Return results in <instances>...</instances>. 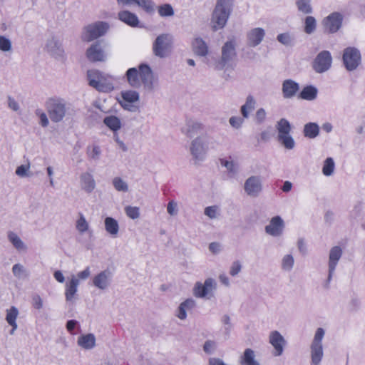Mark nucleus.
Returning <instances> with one entry per match:
<instances>
[{"label": "nucleus", "mask_w": 365, "mask_h": 365, "mask_svg": "<svg viewBox=\"0 0 365 365\" xmlns=\"http://www.w3.org/2000/svg\"><path fill=\"white\" fill-rule=\"evenodd\" d=\"M126 76L129 84L135 88H138L141 83L148 84L152 78V71L150 68L145 64L139 66V69L135 68H129L126 72Z\"/></svg>", "instance_id": "f257e3e1"}, {"label": "nucleus", "mask_w": 365, "mask_h": 365, "mask_svg": "<svg viewBox=\"0 0 365 365\" xmlns=\"http://www.w3.org/2000/svg\"><path fill=\"white\" fill-rule=\"evenodd\" d=\"M232 0H217L212 14L213 29L223 28L227 23L230 13Z\"/></svg>", "instance_id": "f03ea898"}, {"label": "nucleus", "mask_w": 365, "mask_h": 365, "mask_svg": "<svg viewBox=\"0 0 365 365\" xmlns=\"http://www.w3.org/2000/svg\"><path fill=\"white\" fill-rule=\"evenodd\" d=\"M278 131V141L288 150L294 148L295 143L292 137L289 135L291 131V125L289 122L285 119H280L277 125Z\"/></svg>", "instance_id": "7ed1b4c3"}, {"label": "nucleus", "mask_w": 365, "mask_h": 365, "mask_svg": "<svg viewBox=\"0 0 365 365\" xmlns=\"http://www.w3.org/2000/svg\"><path fill=\"white\" fill-rule=\"evenodd\" d=\"M172 37L169 34H161L157 37L153 45V51L155 56L163 58L171 51Z\"/></svg>", "instance_id": "20e7f679"}, {"label": "nucleus", "mask_w": 365, "mask_h": 365, "mask_svg": "<svg viewBox=\"0 0 365 365\" xmlns=\"http://www.w3.org/2000/svg\"><path fill=\"white\" fill-rule=\"evenodd\" d=\"M46 107L51 120L53 122L61 121L65 115V105L59 99H49Z\"/></svg>", "instance_id": "39448f33"}, {"label": "nucleus", "mask_w": 365, "mask_h": 365, "mask_svg": "<svg viewBox=\"0 0 365 365\" xmlns=\"http://www.w3.org/2000/svg\"><path fill=\"white\" fill-rule=\"evenodd\" d=\"M109 26L106 22L98 21L88 25L85 28L83 39L86 41H91L103 35L108 31Z\"/></svg>", "instance_id": "423d86ee"}, {"label": "nucleus", "mask_w": 365, "mask_h": 365, "mask_svg": "<svg viewBox=\"0 0 365 365\" xmlns=\"http://www.w3.org/2000/svg\"><path fill=\"white\" fill-rule=\"evenodd\" d=\"M343 16L339 12H333L322 21L324 31L327 34L337 32L341 26Z\"/></svg>", "instance_id": "0eeeda50"}, {"label": "nucleus", "mask_w": 365, "mask_h": 365, "mask_svg": "<svg viewBox=\"0 0 365 365\" xmlns=\"http://www.w3.org/2000/svg\"><path fill=\"white\" fill-rule=\"evenodd\" d=\"M343 61L349 71L356 69L361 62V53L355 48L348 47L344 51Z\"/></svg>", "instance_id": "6e6552de"}, {"label": "nucleus", "mask_w": 365, "mask_h": 365, "mask_svg": "<svg viewBox=\"0 0 365 365\" xmlns=\"http://www.w3.org/2000/svg\"><path fill=\"white\" fill-rule=\"evenodd\" d=\"M331 64V56L329 51L320 52L313 62V68L317 73H322L329 68Z\"/></svg>", "instance_id": "1a4fd4ad"}, {"label": "nucleus", "mask_w": 365, "mask_h": 365, "mask_svg": "<svg viewBox=\"0 0 365 365\" xmlns=\"http://www.w3.org/2000/svg\"><path fill=\"white\" fill-rule=\"evenodd\" d=\"M215 282L211 278L207 279L204 284L200 282H197L194 287V294L197 297H204L215 289Z\"/></svg>", "instance_id": "9d476101"}, {"label": "nucleus", "mask_w": 365, "mask_h": 365, "mask_svg": "<svg viewBox=\"0 0 365 365\" xmlns=\"http://www.w3.org/2000/svg\"><path fill=\"white\" fill-rule=\"evenodd\" d=\"M262 190V185L258 177L252 176L245 183V190L247 195L257 196Z\"/></svg>", "instance_id": "9b49d317"}, {"label": "nucleus", "mask_w": 365, "mask_h": 365, "mask_svg": "<svg viewBox=\"0 0 365 365\" xmlns=\"http://www.w3.org/2000/svg\"><path fill=\"white\" fill-rule=\"evenodd\" d=\"M284 228V222L279 216L272 218L269 225L266 226V232L272 236H278L282 234Z\"/></svg>", "instance_id": "f8f14e48"}, {"label": "nucleus", "mask_w": 365, "mask_h": 365, "mask_svg": "<svg viewBox=\"0 0 365 365\" xmlns=\"http://www.w3.org/2000/svg\"><path fill=\"white\" fill-rule=\"evenodd\" d=\"M86 56L93 62L103 61L105 60V54L99 43H96L87 50Z\"/></svg>", "instance_id": "ddd939ff"}, {"label": "nucleus", "mask_w": 365, "mask_h": 365, "mask_svg": "<svg viewBox=\"0 0 365 365\" xmlns=\"http://www.w3.org/2000/svg\"><path fill=\"white\" fill-rule=\"evenodd\" d=\"M269 343L274 348L275 356H279L282 354L285 341L279 331H274L271 332L269 335Z\"/></svg>", "instance_id": "4468645a"}, {"label": "nucleus", "mask_w": 365, "mask_h": 365, "mask_svg": "<svg viewBox=\"0 0 365 365\" xmlns=\"http://www.w3.org/2000/svg\"><path fill=\"white\" fill-rule=\"evenodd\" d=\"M299 90V84L291 79L285 80L282 83V93L285 98L294 97Z\"/></svg>", "instance_id": "2eb2a0df"}, {"label": "nucleus", "mask_w": 365, "mask_h": 365, "mask_svg": "<svg viewBox=\"0 0 365 365\" xmlns=\"http://www.w3.org/2000/svg\"><path fill=\"white\" fill-rule=\"evenodd\" d=\"M342 254L341 249L338 247H334L329 254V279L331 278L332 273L334 272L336 266L339 259H340Z\"/></svg>", "instance_id": "dca6fc26"}, {"label": "nucleus", "mask_w": 365, "mask_h": 365, "mask_svg": "<svg viewBox=\"0 0 365 365\" xmlns=\"http://www.w3.org/2000/svg\"><path fill=\"white\" fill-rule=\"evenodd\" d=\"M118 19L131 27L138 26L139 24L138 16L135 14L126 10L118 13Z\"/></svg>", "instance_id": "f3484780"}, {"label": "nucleus", "mask_w": 365, "mask_h": 365, "mask_svg": "<svg viewBox=\"0 0 365 365\" xmlns=\"http://www.w3.org/2000/svg\"><path fill=\"white\" fill-rule=\"evenodd\" d=\"M240 365H259V363L256 359L255 351L247 348L245 350L239 359Z\"/></svg>", "instance_id": "a211bd4d"}, {"label": "nucleus", "mask_w": 365, "mask_h": 365, "mask_svg": "<svg viewBox=\"0 0 365 365\" xmlns=\"http://www.w3.org/2000/svg\"><path fill=\"white\" fill-rule=\"evenodd\" d=\"M264 36V31L261 28L251 30L248 34V41L250 46H255L260 43Z\"/></svg>", "instance_id": "6ab92c4d"}, {"label": "nucleus", "mask_w": 365, "mask_h": 365, "mask_svg": "<svg viewBox=\"0 0 365 365\" xmlns=\"http://www.w3.org/2000/svg\"><path fill=\"white\" fill-rule=\"evenodd\" d=\"M235 43L233 41H227L222 49V61L226 63L235 56Z\"/></svg>", "instance_id": "aec40b11"}, {"label": "nucleus", "mask_w": 365, "mask_h": 365, "mask_svg": "<svg viewBox=\"0 0 365 365\" xmlns=\"http://www.w3.org/2000/svg\"><path fill=\"white\" fill-rule=\"evenodd\" d=\"M19 314V311L15 307H11L6 311V320L7 323L11 326L12 329L10 331L11 334H13L15 330L17 329L16 319Z\"/></svg>", "instance_id": "412c9836"}, {"label": "nucleus", "mask_w": 365, "mask_h": 365, "mask_svg": "<svg viewBox=\"0 0 365 365\" xmlns=\"http://www.w3.org/2000/svg\"><path fill=\"white\" fill-rule=\"evenodd\" d=\"M78 344L85 349H91L96 344V338L93 334L82 335L78 339Z\"/></svg>", "instance_id": "4be33fe9"}, {"label": "nucleus", "mask_w": 365, "mask_h": 365, "mask_svg": "<svg viewBox=\"0 0 365 365\" xmlns=\"http://www.w3.org/2000/svg\"><path fill=\"white\" fill-rule=\"evenodd\" d=\"M117 1L118 4L123 5L135 4L147 11H150L153 9V5L151 0H117Z\"/></svg>", "instance_id": "5701e85b"}, {"label": "nucleus", "mask_w": 365, "mask_h": 365, "mask_svg": "<svg viewBox=\"0 0 365 365\" xmlns=\"http://www.w3.org/2000/svg\"><path fill=\"white\" fill-rule=\"evenodd\" d=\"M192 49L196 55L205 56L208 52L207 46L205 42L200 38H196L192 43Z\"/></svg>", "instance_id": "b1692460"}, {"label": "nucleus", "mask_w": 365, "mask_h": 365, "mask_svg": "<svg viewBox=\"0 0 365 365\" xmlns=\"http://www.w3.org/2000/svg\"><path fill=\"white\" fill-rule=\"evenodd\" d=\"M317 90L312 86H305L298 95V98L307 101H312L316 98Z\"/></svg>", "instance_id": "393cba45"}, {"label": "nucleus", "mask_w": 365, "mask_h": 365, "mask_svg": "<svg viewBox=\"0 0 365 365\" xmlns=\"http://www.w3.org/2000/svg\"><path fill=\"white\" fill-rule=\"evenodd\" d=\"M82 188L88 192H92L95 188V181L90 173H83L81 176Z\"/></svg>", "instance_id": "a878e982"}, {"label": "nucleus", "mask_w": 365, "mask_h": 365, "mask_svg": "<svg viewBox=\"0 0 365 365\" xmlns=\"http://www.w3.org/2000/svg\"><path fill=\"white\" fill-rule=\"evenodd\" d=\"M312 364L319 365L322 356L323 349L322 345L312 344L311 346Z\"/></svg>", "instance_id": "bb28decb"}, {"label": "nucleus", "mask_w": 365, "mask_h": 365, "mask_svg": "<svg viewBox=\"0 0 365 365\" xmlns=\"http://www.w3.org/2000/svg\"><path fill=\"white\" fill-rule=\"evenodd\" d=\"M304 135L309 138H316L319 133V127L315 123H308L304 127Z\"/></svg>", "instance_id": "cd10ccee"}, {"label": "nucleus", "mask_w": 365, "mask_h": 365, "mask_svg": "<svg viewBox=\"0 0 365 365\" xmlns=\"http://www.w3.org/2000/svg\"><path fill=\"white\" fill-rule=\"evenodd\" d=\"M78 285V279L76 278L71 279L68 284L66 285L65 295L66 300H71L77 292Z\"/></svg>", "instance_id": "c85d7f7f"}, {"label": "nucleus", "mask_w": 365, "mask_h": 365, "mask_svg": "<svg viewBox=\"0 0 365 365\" xmlns=\"http://www.w3.org/2000/svg\"><path fill=\"white\" fill-rule=\"evenodd\" d=\"M195 305V301L191 299H187L180 304L179 307L178 317L180 319H185L187 317L186 309H190Z\"/></svg>", "instance_id": "c756f323"}, {"label": "nucleus", "mask_w": 365, "mask_h": 365, "mask_svg": "<svg viewBox=\"0 0 365 365\" xmlns=\"http://www.w3.org/2000/svg\"><path fill=\"white\" fill-rule=\"evenodd\" d=\"M255 103L253 96H247L245 103L241 107V113L244 118H248L250 113L255 108Z\"/></svg>", "instance_id": "7c9ffc66"}, {"label": "nucleus", "mask_w": 365, "mask_h": 365, "mask_svg": "<svg viewBox=\"0 0 365 365\" xmlns=\"http://www.w3.org/2000/svg\"><path fill=\"white\" fill-rule=\"evenodd\" d=\"M103 123L113 131L118 130L121 127L120 119L114 115H109L104 118Z\"/></svg>", "instance_id": "2f4dec72"}, {"label": "nucleus", "mask_w": 365, "mask_h": 365, "mask_svg": "<svg viewBox=\"0 0 365 365\" xmlns=\"http://www.w3.org/2000/svg\"><path fill=\"white\" fill-rule=\"evenodd\" d=\"M108 275L106 271L101 272L93 278V284L99 289H105L108 285Z\"/></svg>", "instance_id": "473e14b6"}, {"label": "nucleus", "mask_w": 365, "mask_h": 365, "mask_svg": "<svg viewBox=\"0 0 365 365\" xmlns=\"http://www.w3.org/2000/svg\"><path fill=\"white\" fill-rule=\"evenodd\" d=\"M105 227L106 231L113 235H116L118 232L119 227L118 222L110 217H108L105 220Z\"/></svg>", "instance_id": "72a5a7b5"}, {"label": "nucleus", "mask_w": 365, "mask_h": 365, "mask_svg": "<svg viewBox=\"0 0 365 365\" xmlns=\"http://www.w3.org/2000/svg\"><path fill=\"white\" fill-rule=\"evenodd\" d=\"M88 78L89 81V85L99 91L101 90V86L98 81L99 73L96 71H88Z\"/></svg>", "instance_id": "f704fd0d"}, {"label": "nucleus", "mask_w": 365, "mask_h": 365, "mask_svg": "<svg viewBox=\"0 0 365 365\" xmlns=\"http://www.w3.org/2000/svg\"><path fill=\"white\" fill-rule=\"evenodd\" d=\"M335 164L331 158H327L323 165L322 173L325 176H330L334 173Z\"/></svg>", "instance_id": "c9c22d12"}, {"label": "nucleus", "mask_w": 365, "mask_h": 365, "mask_svg": "<svg viewBox=\"0 0 365 365\" xmlns=\"http://www.w3.org/2000/svg\"><path fill=\"white\" fill-rule=\"evenodd\" d=\"M191 153H192V155L194 156V158L195 159H198L199 157H200V155L202 153V151L204 150H203V146H202V144L200 143L199 141H198V139H195L192 143V146H191Z\"/></svg>", "instance_id": "e433bc0d"}, {"label": "nucleus", "mask_w": 365, "mask_h": 365, "mask_svg": "<svg viewBox=\"0 0 365 365\" xmlns=\"http://www.w3.org/2000/svg\"><path fill=\"white\" fill-rule=\"evenodd\" d=\"M304 24V31L308 34L314 32L316 29V20L313 16H307Z\"/></svg>", "instance_id": "4c0bfd02"}, {"label": "nucleus", "mask_w": 365, "mask_h": 365, "mask_svg": "<svg viewBox=\"0 0 365 365\" xmlns=\"http://www.w3.org/2000/svg\"><path fill=\"white\" fill-rule=\"evenodd\" d=\"M8 237L10 242L17 250H21L24 247L23 242L15 233L10 232L8 235Z\"/></svg>", "instance_id": "58836bf2"}, {"label": "nucleus", "mask_w": 365, "mask_h": 365, "mask_svg": "<svg viewBox=\"0 0 365 365\" xmlns=\"http://www.w3.org/2000/svg\"><path fill=\"white\" fill-rule=\"evenodd\" d=\"M122 98L128 103H134L138 100L139 96L137 92L128 91L122 93Z\"/></svg>", "instance_id": "ea45409f"}, {"label": "nucleus", "mask_w": 365, "mask_h": 365, "mask_svg": "<svg viewBox=\"0 0 365 365\" xmlns=\"http://www.w3.org/2000/svg\"><path fill=\"white\" fill-rule=\"evenodd\" d=\"M297 5L298 9L304 14H309L312 12V7L309 0H298Z\"/></svg>", "instance_id": "a19ab883"}, {"label": "nucleus", "mask_w": 365, "mask_h": 365, "mask_svg": "<svg viewBox=\"0 0 365 365\" xmlns=\"http://www.w3.org/2000/svg\"><path fill=\"white\" fill-rule=\"evenodd\" d=\"M158 13L161 16H170L173 15V7L170 4H164L160 6Z\"/></svg>", "instance_id": "79ce46f5"}, {"label": "nucleus", "mask_w": 365, "mask_h": 365, "mask_svg": "<svg viewBox=\"0 0 365 365\" xmlns=\"http://www.w3.org/2000/svg\"><path fill=\"white\" fill-rule=\"evenodd\" d=\"M76 228L81 232H86L88 228V223L81 213L80 214L79 219L76 222Z\"/></svg>", "instance_id": "37998d69"}, {"label": "nucleus", "mask_w": 365, "mask_h": 365, "mask_svg": "<svg viewBox=\"0 0 365 365\" xmlns=\"http://www.w3.org/2000/svg\"><path fill=\"white\" fill-rule=\"evenodd\" d=\"M113 183L115 188L118 191H124L125 192V191L128 190V185L120 178H114Z\"/></svg>", "instance_id": "c03bdc74"}, {"label": "nucleus", "mask_w": 365, "mask_h": 365, "mask_svg": "<svg viewBox=\"0 0 365 365\" xmlns=\"http://www.w3.org/2000/svg\"><path fill=\"white\" fill-rule=\"evenodd\" d=\"M126 215L131 219L139 217V209L137 207L128 206L125 209Z\"/></svg>", "instance_id": "a18cd8bd"}, {"label": "nucleus", "mask_w": 365, "mask_h": 365, "mask_svg": "<svg viewBox=\"0 0 365 365\" xmlns=\"http://www.w3.org/2000/svg\"><path fill=\"white\" fill-rule=\"evenodd\" d=\"M11 48V41L4 36H0V50L9 51Z\"/></svg>", "instance_id": "49530a36"}, {"label": "nucleus", "mask_w": 365, "mask_h": 365, "mask_svg": "<svg viewBox=\"0 0 365 365\" xmlns=\"http://www.w3.org/2000/svg\"><path fill=\"white\" fill-rule=\"evenodd\" d=\"M324 329L322 328H318L315 333L314 338V340H313L312 344L322 345V341L324 337Z\"/></svg>", "instance_id": "de8ad7c7"}, {"label": "nucleus", "mask_w": 365, "mask_h": 365, "mask_svg": "<svg viewBox=\"0 0 365 365\" xmlns=\"http://www.w3.org/2000/svg\"><path fill=\"white\" fill-rule=\"evenodd\" d=\"M294 264V259L291 255H286L282 260V267L284 269H290Z\"/></svg>", "instance_id": "09e8293b"}, {"label": "nucleus", "mask_w": 365, "mask_h": 365, "mask_svg": "<svg viewBox=\"0 0 365 365\" xmlns=\"http://www.w3.org/2000/svg\"><path fill=\"white\" fill-rule=\"evenodd\" d=\"M30 169V164L28 163L27 165H22L19 166L16 170V174L19 176L23 177L25 176L27 173V172Z\"/></svg>", "instance_id": "8fccbe9b"}, {"label": "nucleus", "mask_w": 365, "mask_h": 365, "mask_svg": "<svg viewBox=\"0 0 365 365\" xmlns=\"http://www.w3.org/2000/svg\"><path fill=\"white\" fill-rule=\"evenodd\" d=\"M36 113L39 116L41 125L43 127H46L48 125V120L46 113L41 110H37Z\"/></svg>", "instance_id": "3c124183"}, {"label": "nucleus", "mask_w": 365, "mask_h": 365, "mask_svg": "<svg viewBox=\"0 0 365 365\" xmlns=\"http://www.w3.org/2000/svg\"><path fill=\"white\" fill-rule=\"evenodd\" d=\"M266 118V112L263 108H259L255 114V120L258 123H262Z\"/></svg>", "instance_id": "603ef678"}, {"label": "nucleus", "mask_w": 365, "mask_h": 365, "mask_svg": "<svg viewBox=\"0 0 365 365\" xmlns=\"http://www.w3.org/2000/svg\"><path fill=\"white\" fill-rule=\"evenodd\" d=\"M217 207L210 206L205 209V214L210 218H215L217 215Z\"/></svg>", "instance_id": "864d4df0"}, {"label": "nucleus", "mask_w": 365, "mask_h": 365, "mask_svg": "<svg viewBox=\"0 0 365 365\" xmlns=\"http://www.w3.org/2000/svg\"><path fill=\"white\" fill-rule=\"evenodd\" d=\"M240 270H241V264L239 261H236V262H233V264L230 268V274L232 276H235L240 272Z\"/></svg>", "instance_id": "5fc2aeb1"}, {"label": "nucleus", "mask_w": 365, "mask_h": 365, "mask_svg": "<svg viewBox=\"0 0 365 365\" xmlns=\"http://www.w3.org/2000/svg\"><path fill=\"white\" fill-rule=\"evenodd\" d=\"M87 153L88 156L91 158H97L100 154V148L98 146L94 145L92 147L91 150L90 148H88Z\"/></svg>", "instance_id": "6e6d98bb"}, {"label": "nucleus", "mask_w": 365, "mask_h": 365, "mask_svg": "<svg viewBox=\"0 0 365 365\" xmlns=\"http://www.w3.org/2000/svg\"><path fill=\"white\" fill-rule=\"evenodd\" d=\"M167 210L170 215H175L177 213V203L173 200L170 201L168 204Z\"/></svg>", "instance_id": "4d7b16f0"}, {"label": "nucleus", "mask_w": 365, "mask_h": 365, "mask_svg": "<svg viewBox=\"0 0 365 365\" xmlns=\"http://www.w3.org/2000/svg\"><path fill=\"white\" fill-rule=\"evenodd\" d=\"M220 162H221L222 165H223L225 168H227V169L230 172H231V173L235 172V165H234L233 162L228 161V160H224V159H221Z\"/></svg>", "instance_id": "13d9d810"}, {"label": "nucleus", "mask_w": 365, "mask_h": 365, "mask_svg": "<svg viewBox=\"0 0 365 365\" xmlns=\"http://www.w3.org/2000/svg\"><path fill=\"white\" fill-rule=\"evenodd\" d=\"M215 347V342L212 341H207L203 346L204 351L207 353L210 354L212 351L213 350Z\"/></svg>", "instance_id": "bf43d9fd"}, {"label": "nucleus", "mask_w": 365, "mask_h": 365, "mask_svg": "<svg viewBox=\"0 0 365 365\" xmlns=\"http://www.w3.org/2000/svg\"><path fill=\"white\" fill-rule=\"evenodd\" d=\"M243 120L237 117H232L230 119V123L235 128H238L242 123Z\"/></svg>", "instance_id": "052dcab7"}, {"label": "nucleus", "mask_w": 365, "mask_h": 365, "mask_svg": "<svg viewBox=\"0 0 365 365\" xmlns=\"http://www.w3.org/2000/svg\"><path fill=\"white\" fill-rule=\"evenodd\" d=\"M277 40L283 44H287L289 43L290 38L288 34H281L277 36Z\"/></svg>", "instance_id": "680f3d73"}, {"label": "nucleus", "mask_w": 365, "mask_h": 365, "mask_svg": "<svg viewBox=\"0 0 365 365\" xmlns=\"http://www.w3.org/2000/svg\"><path fill=\"white\" fill-rule=\"evenodd\" d=\"M24 270V267L19 264H14L12 268L13 274L16 277L19 276V274L22 273Z\"/></svg>", "instance_id": "e2e57ef3"}, {"label": "nucleus", "mask_w": 365, "mask_h": 365, "mask_svg": "<svg viewBox=\"0 0 365 365\" xmlns=\"http://www.w3.org/2000/svg\"><path fill=\"white\" fill-rule=\"evenodd\" d=\"M43 303L41 297L39 296H36L33 298V306L39 309L42 307Z\"/></svg>", "instance_id": "0e129e2a"}, {"label": "nucleus", "mask_w": 365, "mask_h": 365, "mask_svg": "<svg viewBox=\"0 0 365 365\" xmlns=\"http://www.w3.org/2000/svg\"><path fill=\"white\" fill-rule=\"evenodd\" d=\"M77 322L75 320H68L66 324V329L69 332H72L76 327Z\"/></svg>", "instance_id": "69168bd1"}, {"label": "nucleus", "mask_w": 365, "mask_h": 365, "mask_svg": "<svg viewBox=\"0 0 365 365\" xmlns=\"http://www.w3.org/2000/svg\"><path fill=\"white\" fill-rule=\"evenodd\" d=\"M89 275H90V270H89L88 267H87L86 269L80 272L78 274V278L82 279H85L88 278L89 277Z\"/></svg>", "instance_id": "338daca9"}, {"label": "nucleus", "mask_w": 365, "mask_h": 365, "mask_svg": "<svg viewBox=\"0 0 365 365\" xmlns=\"http://www.w3.org/2000/svg\"><path fill=\"white\" fill-rule=\"evenodd\" d=\"M209 249H210V252L215 254L220 250V245L217 242H212L209 245Z\"/></svg>", "instance_id": "774afa93"}]
</instances>
